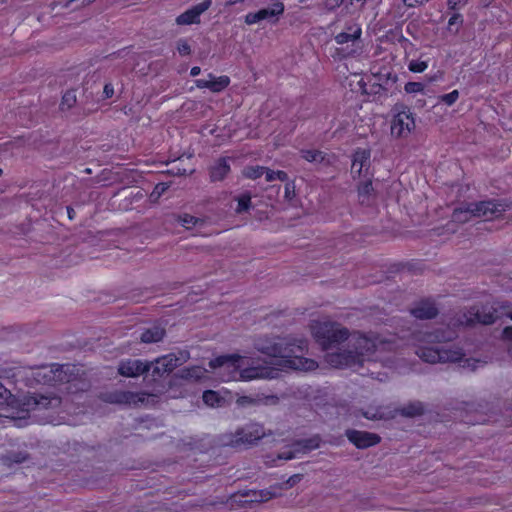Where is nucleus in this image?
<instances>
[{
  "mask_svg": "<svg viewBox=\"0 0 512 512\" xmlns=\"http://www.w3.org/2000/svg\"><path fill=\"white\" fill-rule=\"evenodd\" d=\"M506 316L512 320V308L508 305L497 306H483L480 308H472L468 315H464L465 320L461 321L462 324H491L496 319Z\"/></svg>",
  "mask_w": 512,
  "mask_h": 512,
  "instance_id": "nucleus-9",
  "label": "nucleus"
},
{
  "mask_svg": "<svg viewBox=\"0 0 512 512\" xmlns=\"http://www.w3.org/2000/svg\"><path fill=\"white\" fill-rule=\"evenodd\" d=\"M112 402L123 403V404H138V403H154L153 395L146 394H134L131 392H121L115 396Z\"/></svg>",
  "mask_w": 512,
  "mask_h": 512,
  "instance_id": "nucleus-20",
  "label": "nucleus"
},
{
  "mask_svg": "<svg viewBox=\"0 0 512 512\" xmlns=\"http://www.w3.org/2000/svg\"><path fill=\"white\" fill-rule=\"evenodd\" d=\"M463 24L462 15L454 13L448 20L447 30L451 34H457Z\"/></svg>",
  "mask_w": 512,
  "mask_h": 512,
  "instance_id": "nucleus-28",
  "label": "nucleus"
},
{
  "mask_svg": "<svg viewBox=\"0 0 512 512\" xmlns=\"http://www.w3.org/2000/svg\"><path fill=\"white\" fill-rule=\"evenodd\" d=\"M68 215H69V218L72 219L73 213H71L70 209L68 210Z\"/></svg>",
  "mask_w": 512,
  "mask_h": 512,
  "instance_id": "nucleus-52",
  "label": "nucleus"
},
{
  "mask_svg": "<svg viewBox=\"0 0 512 512\" xmlns=\"http://www.w3.org/2000/svg\"><path fill=\"white\" fill-rule=\"evenodd\" d=\"M391 348L389 340L353 335L349 339L348 349L338 348L339 352H328L325 359L332 367L356 369L365 361L381 360V353Z\"/></svg>",
  "mask_w": 512,
  "mask_h": 512,
  "instance_id": "nucleus-4",
  "label": "nucleus"
},
{
  "mask_svg": "<svg viewBox=\"0 0 512 512\" xmlns=\"http://www.w3.org/2000/svg\"><path fill=\"white\" fill-rule=\"evenodd\" d=\"M164 336V329L160 326H153L141 334V341L144 343H155Z\"/></svg>",
  "mask_w": 512,
  "mask_h": 512,
  "instance_id": "nucleus-24",
  "label": "nucleus"
},
{
  "mask_svg": "<svg viewBox=\"0 0 512 512\" xmlns=\"http://www.w3.org/2000/svg\"><path fill=\"white\" fill-rule=\"evenodd\" d=\"M404 4L408 7H413L415 5H423L427 3L429 0H403Z\"/></svg>",
  "mask_w": 512,
  "mask_h": 512,
  "instance_id": "nucleus-41",
  "label": "nucleus"
},
{
  "mask_svg": "<svg viewBox=\"0 0 512 512\" xmlns=\"http://www.w3.org/2000/svg\"><path fill=\"white\" fill-rule=\"evenodd\" d=\"M362 27L357 21L345 22L341 30L334 35L337 44L332 56L342 60L359 55L362 51L361 44Z\"/></svg>",
  "mask_w": 512,
  "mask_h": 512,
  "instance_id": "nucleus-6",
  "label": "nucleus"
},
{
  "mask_svg": "<svg viewBox=\"0 0 512 512\" xmlns=\"http://www.w3.org/2000/svg\"><path fill=\"white\" fill-rule=\"evenodd\" d=\"M24 459H25V457H24V456H17V458H15V459L13 460V462H15V463H20V462L24 461Z\"/></svg>",
  "mask_w": 512,
  "mask_h": 512,
  "instance_id": "nucleus-48",
  "label": "nucleus"
},
{
  "mask_svg": "<svg viewBox=\"0 0 512 512\" xmlns=\"http://www.w3.org/2000/svg\"><path fill=\"white\" fill-rule=\"evenodd\" d=\"M503 336L505 339L512 341V326L504 329Z\"/></svg>",
  "mask_w": 512,
  "mask_h": 512,
  "instance_id": "nucleus-43",
  "label": "nucleus"
},
{
  "mask_svg": "<svg viewBox=\"0 0 512 512\" xmlns=\"http://www.w3.org/2000/svg\"><path fill=\"white\" fill-rule=\"evenodd\" d=\"M415 128V119L412 112L402 108L396 112L391 120V135L396 138H406Z\"/></svg>",
  "mask_w": 512,
  "mask_h": 512,
  "instance_id": "nucleus-10",
  "label": "nucleus"
},
{
  "mask_svg": "<svg viewBox=\"0 0 512 512\" xmlns=\"http://www.w3.org/2000/svg\"><path fill=\"white\" fill-rule=\"evenodd\" d=\"M148 371V365L140 360H127L119 364L118 372L124 377H138Z\"/></svg>",
  "mask_w": 512,
  "mask_h": 512,
  "instance_id": "nucleus-19",
  "label": "nucleus"
},
{
  "mask_svg": "<svg viewBox=\"0 0 512 512\" xmlns=\"http://www.w3.org/2000/svg\"><path fill=\"white\" fill-rule=\"evenodd\" d=\"M466 2L467 0H447V6L451 10H458L461 9Z\"/></svg>",
  "mask_w": 512,
  "mask_h": 512,
  "instance_id": "nucleus-38",
  "label": "nucleus"
},
{
  "mask_svg": "<svg viewBox=\"0 0 512 512\" xmlns=\"http://www.w3.org/2000/svg\"><path fill=\"white\" fill-rule=\"evenodd\" d=\"M229 172V165L225 159L219 160L211 169L213 180H221Z\"/></svg>",
  "mask_w": 512,
  "mask_h": 512,
  "instance_id": "nucleus-26",
  "label": "nucleus"
},
{
  "mask_svg": "<svg viewBox=\"0 0 512 512\" xmlns=\"http://www.w3.org/2000/svg\"><path fill=\"white\" fill-rule=\"evenodd\" d=\"M348 439L358 448H367L379 442V437L376 434L364 431H348Z\"/></svg>",
  "mask_w": 512,
  "mask_h": 512,
  "instance_id": "nucleus-17",
  "label": "nucleus"
},
{
  "mask_svg": "<svg viewBox=\"0 0 512 512\" xmlns=\"http://www.w3.org/2000/svg\"><path fill=\"white\" fill-rule=\"evenodd\" d=\"M451 336L450 334L448 337H442V339H449ZM413 339L416 346V354L428 363L459 362L464 368L474 370L478 367V360L466 358L462 350L454 344H434V340H441L438 335L419 332L414 335Z\"/></svg>",
  "mask_w": 512,
  "mask_h": 512,
  "instance_id": "nucleus-5",
  "label": "nucleus"
},
{
  "mask_svg": "<svg viewBox=\"0 0 512 512\" xmlns=\"http://www.w3.org/2000/svg\"><path fill=\"white\" fill-rule=\"evenodd\" d=\"M303 158L309 162H319L323 160V155L318 151L307 150L303 151Z\"/></svg>",
  "mask_w": 512,
  "mask_h": 512,
  "instance_id": "nucleus-34",
  "label": "nucleus"
},
{
  "mask_svg": "<svg viewBox=\"0 0 512 512\" xmlns=\"http://www.w3.org/2000/svg\"><path fill=\"white\" fill-rule=\"evenodd\" d=\"M364 417L371 420L382 419L385 413L381 409H370L363 413Z\"/></svg>",
  "mask_w": 512,
  "mask_h": 512,
  "instance_id": "nucleus-35",
  "label": "nucleus"
},
{
  "mask_svg": "<svg viewBox=\"0 0 512 512\" xmlns=\"http://www.w3.org/2000/svg\"><path fill=\"white\" fill-rule=\"evenodd\" d=\"M230 83V80L227 76H214L209 74L206 79H198L195 81V84L198 88L203 89L207 88L212 92H220L224 90Z\"/></svg>",
  "mask_w": 512,
  "mask_h": 512,
  "instance_id": "nucleus-18",
  "label": "nucleus"
},
{
  "mask_svg": "<svg viewBox=\"0 0 512 512\" xmlns=\"http://www.w3.org/2000/svg\"><path fill=\"white\" fill-rule=\"evenodd\" d=\"M68 215H69V218L72 219L73 213H71L70 209L68 210Z\"/></svg>",
  "mask_w": 512,
  "mask_h": 512,
  "instance_id": "nucleus-53",
  "label": "nucleus"
},
{
  "mask_svg": "<svg viewBox=\"0 0 512 512\" xmlns=\"http://www.w3.org/2000/svg\"><path fill=\"white\" fill-rule=\"evenodd\" d=\"M295 457H296L295 452L282 453L279 455L280 459H285V460H289V459H292Z\"/></svg>",
  "mask_w": 512,
  "mask_h": 512,
  "instance_id": "nucleus-44",
  "label": "nucleus"
},
{
  "mask_svg": "<svg viewBox=\"0 0 512 512\" xmlns=\"http://www.w3.org/2000/svg\"><path fill=\"white\" fill-rule=\"evenodd\" d=\"M284 12V5L280 2L273 4L271 7L263 8L257 12L248 13L245 16V23L248 25L256 24L262 20L278 17Z\"/></svg>",
  "mask_w": 512,
  "mask_h": 512,
  "instance_id": "nucleus-15",
  "label": "nucleus"
},
{
  "mask_svg": "<svg viewBox=\"0 0 512 512\" xmlns=\"http://www.w3.org/2000/svg\"><path fill=\"white\" fill-rule=\"evenodd\" d=\"M179 223L186 229H190L202 223V220L189 214H183L178 217Z\"/></svg>",
  "mask_w": 512,
  "mask_h": 512,
  "instance_id": "nucleus-29",
  "label": "nucleus"
},
{
  "mask_svg": "<svg viewBox=\"0 0 512 512\" xmlns=\"http://www.w3.org/2000/svg\"><path fill=\"white\" fill-rule=\"evenodd\" d=\"M210 370L194 366L181 371L173 385L184 386L186 382L215 379L222 382L252 381L276 378L277 371L240 354L221 355L209 362Z\"/></svg>",
  "mask_w": 512,
  "mask_h": 512,
  "instance_id": "nucleus-1",
  "label": "nucleus"
},
{
  "mask_svg": "<svg viewBox=\"0 0 512 512\" xmlns=\"http://www.w3.org/2000/svg\"><path fill=\"white\" fill-rule=\"evenodd\" d=\"M412 314L419 319H430L437 314V309L432 302H421L412 310Z\"/></svg>",
  "mask_w": 512,
  "mask_h": 512,
  "instance_id": "nucleus-22",
  "label": "nucleus"
},
{
  "mask_svg": "<svg viewBox=\"0 0 512 512\" xmlns=\"http://www.w3.org/2000/svg\"><path fill=\"white\" fill-rule=\"evenodd\" d=\"M60 403L58 397L13 395L0 382V422L4 425L22 427L28 423L27 420L32 417V413L55 409Z\"/></svg>",
  "mask_w": 512,
  "mask_h": 512,
  "instance_id": "nucleus-3",
  "label": "nucleus"
},
{
  "mask_svg": "<svg viewBox=\"0 0 512 512\" xmlns=\"http://www.w3.org/2000/svg\"><path fill=\"white\" fill-rule=\"evenodd\" d=\"M236 2H237V1H226V2H225V5H226V6H230V5L235 4Z\"/></svg>",
  "mask_w": 512,
  "mask_h": 512,
  "instance_id": "nucleus-49",
  "label": "nucleus"
},
{
  "mask_svg": "<svg viewBox=\"0 0 512 512\" xmlns=\"http://www.w3.org/2000/svg\"><path fill=\"white\" fill-rule=\"evenodd\" d=\"M295 195V185L293 182H287L285 184V198L292 199Z\"/></svg>",
  "mask_w": 512,
  "mask_h": 512,
  "instance_id": "nucleus-39",
  "label": "nucleus"
},
{
  "mask_svg": "<svg viewBox=\"0 0 512 512\" xmlns=\"http://www.w3.org/2000/svg\"><path fill=\"white\" fill-rule=\"evenodd\" d=\"M421 408L418 407L414 412L410 413L411 415L420 413Z\"/></svg>",
  "mask_w": 512,
  "mask_h": 512,
  "instance_id": "nucleus-51",
  "label": "nucleus"
},
{
  "mask_svg": "<svg viewBox=\"0 0 512 512\" xmlns=\"http://www.w3.org/2000/svg\"><path fill=\"white\" fill-rule=\"evenodd\" d=\"M280 488L279 487H271L270 489L260 490L258 492H254L251 501L255 502H265L276 496H279Z\"/></svg>",
  "mask_w": 512,
  "mask_h": 512,
  "instance_id": "nucleus-25",
  "label": "nucleus"
},
{
  "mask_svg": "<svg viewBox=\"0 0 512 512\" xmlns=\"http://www.w3.org/2000/svg\"><path fill=\"white\" fill-rule=\"evenodd\" d=\"M104 94L107 98H110L113 96L114 94V89H113V86L111 84H106L104 86Z\"/></svg>",
  "mask_w": 512,
  "mask_h": 512,
  "instance_id": "nucleus-42",
  "label": "nucleus"
},
{
  "mask_svg": "<svg viewBox=\"0 0 512 512\" xmlns=\"http://www.w3.org/2000/svg\"><path fill=\"white\" fill-rule=\"evenodd\" d=\"M200 67L198 66H195V67H192L191 70H190V74L191 76H197L200 74Z\"/></svg>",
  "mask_w": 512,
  "mask_h": 512,
  "instance_id": "nucleus-46",
  "label": "nucleus"
},
{
  "mask_svg": "<svg viewBox=\"0 0 512 512\" xmlns=\"http://www.w3.org/2000/svg\"><path fill=\"white\" fill-rule=\"evenodd\" d=\"M425 86L421 82H407L404 86V90L408 94L423 93Z\"/></svg>",
  "mask_w": 512,
  "mask_h": 512,
  "instance_id": "nucleus-32",
  "label": "nucleus"
},
{
  "mask_svg": "<svg viewBox=\"0 0 512 512\" xmlns=\"http://www.w3.org/2000/svg\"><path fill=\"white\" fill-rule=\"evenodd\" d=\"M459 95L460 94L458 90H453L450 93L441 95L439 97V101L446 104L447 106H452L459 99Z\"/></svg>",
  "mask_w": 512,
  "mask_h": 512,
  "instance_id": "nucleus-31",
  "label": "nucleus"
},
{
  "mask_svg": "<svg viewBox=\"0 0 512 512\" xmlns=\"http://www.w3.org/2000/svg\"><path fill=\"white\" fill-rule=\"evenodd\" d=\"M166 189L165 185L164 184H159L155 187V190L153 192L152 195H154L155 193H157L158 195L163 192L164 190Z\"/></svg>",
  "mask_w": 512,
  "mask_h": 512,
  "instance_id": "nucleus-45",
  "label": "nucleus"
},
{
  "mask_svg": "<svg viewBox=\"0 0 512 512\" xmlns=\"http://www.w3.org/2000/svg\"><path fill=\"white\" fill-rule=\"evenodd\" d=\"M370 157V151L367 149H358L354 153L351 166V174L354 179L369 175Z\"/></svg>",
  "mask_w": 512,
  "mask_h": 512,
  "instance_id": "nucleus-13",
  "label": "nucleus"
},
{
  "mask_svg": "<svg viewBox=\"0 0 512 512\" xmlns=\"http://www.w3.org/2000/svg\"><path fill=\"white\" fill-rule=\"evenodd\" d=\"M264 435V428L260 424L250 423L238 429L232 436L229 444L232 446L252 444L261 439Z\"/></svg>",
  "mask_w": 512,
  "mask_h": 512,
  "instance_id": "nucleus-11",
  "label": "nucleus"
},
{
  "mask_svg": "<svg viewBox=\"0 0 512 512\" xmlns=\"http://www.w3.org/2000/svg\"><path fill=\"white\" fill-rule=\"evenodd\" d=\"M255 349L275 359L273 365H260L261 367L275 368L278 377L280 371L298 370L313 371L318 364L313 359L303 358L301 353L306 349V341L282 338L278 336L260 337L255 341Z\"/></svg>",
  "mask_w": 512,
  "mask_h": 512,
  "instance_id": "nucleus-2",
  "label": "nucleus"
},
{
  "mask_svg": "<svg viewBox=\"0 0 512 512\" xmlns=\"http://www.w3.org/2000/svg\"><path fill=\"white\" fill-rule=\"evenodd\" d=\"M185 355L181 354V358L176 357L175 355H166L158 358L154 362H151L148 365V371L152 372L153 376L161 377L165 373L171 372L174 368H176L181 361H184Z\"/></svg>",
  "mask_w": 512,
  "mask_h": 512,
  "instance_id": "nucleus-12",
  "label": "nucleus"
},
{
  "mask_svg": "<svg viewBox=\"0 0 512 512\" xmlns=\"http://www.w3.org/2000/svg\"><path fill=\"white\" fill-rule=\"evenodd\" d=\"M265 168L261 166L248 167L245 169L244 174L246 177L251 179H257L263 176Z\"/></svg>",
  "mask_w": 512,
  "mask_h": 512,
  "instance_id": "nucleus-33",
  "label": "nucleus"
},
{
  "mask_svg": "<svg viewBox=\"0 0 512 512\" xmlns=\"http://www.w3.org/2000/svg\"><path fill=\"white\" fill-rule=\"evenodd\" d=\"M265 176V180L267 182H271L274 180H280V181H286L287 180V174L283 171H272L265 168V172L263 174Z\"/></svg>",
  "mask_w": 512,
  "mask_h": 512,
  "instance_id": "nucleus-30",
  "label": "nucleus"
},
{
  "mask_svg": "<svg viewBox=\"0 0 512 512\" xmlns=\"http://www.w3.org/2000/svg\"><path fill=\"white\" fill-rule=\"evenodd\" d=\"M177 51L182 56L189 55L191 52L190 45L186 40H179L177 43Z\"/></svg>",
  "mask_w": 512,
  "mask_h": 512,
  "instance_id": "nucleus-36",
  "label": "nucleus"
},
{
  "mask_svg": "<svg viewBox=\"0 0 512 512\" xmlns=\"http://www.w3.org/2000/svg\"><path fill=\"white\" fill-rule=\"evenodd\" d=\"M169 396H170V397H173V398H176V397L182 396V392H180L179 394L175 393V392L173 391V387L171 386V387H170V391H169Z\"/></svg>",
  "mask_w": 512,
  "mask_h": 512,
  "instance_id": "nucleus-47",
  "label": "nucleus"
},
{
  "mask_svg": "<svg viewBox=\"0 0 512 512\" xmlns=\"http://www.w3.org/2000/svg\"><path fill=\"white\" fill-rule=\"evenodd\" d=\"M75 102V95L72 92H68L63 96V104H67L71 107Z\"/></svg>",
  "mask_w": 512,
  "mask_h": 512,
  "instance_id": "nucleus-40",
  "label": "nucleus"
},
{
  "mask_svg": "<svg viewBox=\"0 0 512 512\" xmlns=\"http://www.w3.org/2000/svg\"><path fill=\"white\" fill-rule=\"evenodd\" d=\"M311 331L315 339L323 346L325 350L332 349L334 343H338L347 338L348 332L332 322L314 321L311 325Z\"/></svg>",
  "mask_w": 512,
  "mask_h": 512,
  "instance_id": "nucleus-8",
  "label": "nucleus"
},
{
  "mask_svg": "<svg viewBox=\"0 0 512 512\" xmlns=\"http://www.w3.org/2000/svg\"><path fill=\"white\" fill-rule=\"evenodd\" d=\"M228 393L221 394L220 392L207 390L203 393V402L209 407H221L228 398Z\"/></svg>",
  "mask_w": 512,
  "mask_h": 512,
  "instance_id": "nucleus-21",
  "label": "nucleus"
},
{
  "mask_svg": "<svg viewBox=\"0 0 512 512\" xmlns=\"http://www.w3.org/2000/svg\"><path fill=\"white\" fill-rule=\"evenodd\" d=\"M429 66V59H411L408 63V69L409 71L413 73H422L424 72Z\"/></svg>",
  "mask_w": 512,
  "mask_h": 512,
  "instance_id": "nucleus-27",
  "label": "nucleus"
},
{
  "mask_svg": "<svg viewBox=\"0 0 512 512\" xmlns=\"http://www.w3.org/2000/svg\"><path fill=\"white\" fill-rule=\"evenodd\" d=\"M34 381L38 384H51L62 380L59 372L58 366H42L37 369H34L31 372Z\"/></svg>",
  "mask_w": 512,
  "mask_h": 512,
  "instance_id": "nucleus-16",
  "label": "nucleus"
},
{
  "mask_svg": "<svg viewBox=\"0 0 512 512\" xmlns=\"http://www.w3.org/2000/svg\"><path fill=\"white\" fill-rule=\"evenodd\" d=\"M506 211V205L494 201L462 204L453 211V220L464 223L473 217H483L487 220L499 217Z\"/></svg>",
  "mask_w": 512,
  "mask_h": 512,
  "instance_id": "nucleus-7",
  "label": "nucleus"
},
{
  "mask_svg": "<svg viewBox=\"0 0 512 512\" xmlns=\"http://www.w3.org/2000/svg\"><path fill=\"white\" fill-rule=\"evenodd\" d=\"M374 189L370 179H367L358 186V198L361 204H369L373 198Z\"/></svg>",
  "mask_w": 512,
  "mask_h": 512,
  "instance_id": "nucleus-23",
  "label": "nucleus"
},
{
  "mask_svg": "<svg viewBox=\"0 0 512 512\" xmlns=\"http://www.w3.org/2000/svg\"><path fill=\"white\" fill-rule=\"evenodd\" d=\"M508 353L512 357V343L508 347Z\"/></svg>",
  "mask_w": 512,
  "mask_h": 512,
  "instance_id": "nucleus-50",
  "label": "nucleus"
},
{
  "mask_svg": "<svg viewBox=\"0 0 512 512\" xmlns=\"http://www.w3.org/2000/svg\"><path fill=\"white\" fill-rule=\"evenodd\" d=\"M211 4H212L211 0H205L197 5L193 6L192 8L188 9L184 13L180 14L176 18V23L178 25H190V24L199 23L201 14H203L206 10H208L210 8Z\"/></svg>",
  "mask_w": 512,
  "mask_h": 512,
  "instance_id": "nucleus-14",
  "label": "nucleus"
},
{
  "mask_svg": "<svg viewBox=\"0 0 512 512\" xmlns=\"http://www.w3.org/2000/svg\"><path fill=\"white\" fill-rule=\"evenodd\" d=\"M249 204H250V197L247 195H243L238 200V205H237L236 210L238 212H243L249 208Z\"/></svg>",
  "mask_w": 512,
  "mask_h": 512,
  "instance_id": "nucleus-37",
  "label": "nucleus"
}]
</instances>
